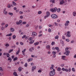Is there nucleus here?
<instances>
[{
    "label": "nucleus",
    "instance_id": "9",
    "mask_svg": "<svg viewBox=\"0 0 76 76\" xmlns=\"http://www.w3.org/2000/svg\"><path fill=\"white\" fill-rule=\"evenodd\" d=\"M46 48L48 50H50V45H47L46 47Z\"/></svg>",
    "mask_w": 76,
    "mask_h": 76
},
{
    "label": "nucleus",
    "instance_id": "45",
    "mask_svg": "<svg viewBox=\"0 0 76 76\" xmlns=\"http://www.w3.org/2000/svg\"><path fill=\"white\" fill-rule=\"evenodd\" d=\"M25 67H27L28 66V64L27 63H26L24 65Z\"/></svg>",
    "mask_w": 76,
    "mask_h": 76
},
{
    "label": "nucleus",
    "instance_id": "21",
    "mask_svg": "<svg viewBox=\"0 0 76 76\" xmlns=\"http://www.w3.org/2000/svg\"><path fill=\"white\" fill-rule=\"evenodd\" d=\"M73 15L74 16H76V12H73Z\"/></svg>",
    "mask_w": 76,
    "mask_h": 76
},
{
    "label": "nucleus",
    "instance_id": "41",
    "mask_svg": "<svg viewBox=\"0 0 76 76\" xmlns=\"http://www.w3.org/2000/svg\"><path fill=\"white\" fill-rule=\"evenodd\" d=\"M48 32H51V29H50V28H49L48 29Z\"/></svg>",
    "mask_w": 76,
    "mask_h": 76
},
{
    "label": "nucleus",
    "instance_id": "51",
    "mask_svg": "<svg viewBox=\"0 0 76 76\" xmlns=\"http://www.w3.org/2000/svg\"><path fill=\"white\" fill-rule=\"evenodd\" d=\"M6 47H9V43L7 44L6 45Z\"/></svg>",
    "mask_w": 76,
    "mask_h": 76
},
{
    "label": "nucleus",
    "instance_id": "26",
    "mask_svg": "<svg viewBox=\"0 0 76 76\" xmlns=\"http://www.w3.org/2000/svg\"><path fill=\"white\" fill-rule=\"evenodd\" d=\"M50 1L51 3H52L53 4L54 3V0H50Z\"/></svg>",
    "mask_w": 76,
    "mask_h": 76
},
{
    "label": "nucleus",
    "instance_id": "15",
    "mask_svg": "<svg viewBox=\"0 0 76 76\" xmlns=\"http://www.w3.org/2000/svg\"><path fill=\"white\" fill-rule=\"evenodd\" d=\"M66 37H70L71 35H70V34H67L66 35Z\"/></svg>",
    "mask_w": 76,
    "mask_h": 76
},
{
    "label": "nucleus",
    "instance_id": "37",
    "mask_svg": "<svg viewBox=\"0 0 76 76\" xmlns=\"http://www.w3.org/2000/svg\"><path fill=\"white\" fill-rule=\"evenodd\" d=\"M52 54H53L54 55H56V52H55V51H53L52 52Z\"/></svg>",
    "mask_w": 76,
    "mask_h": 76
},
{
    "label": "nucleus",
    "instance_id": "62",
    "mask_svg": "<svg viewBox=\"0 0 76 76\" xmlns=\"http://www.w3.org/2000/svg\"><path fill=\"white\" fill-rule=\"evenodd\" d=\"M66 69H64V68H63L62 69V70L63 71H65V70Z\"/></svg>",
    "mask_w": 76,
    "mask_h": 76
},
{
    "label": "nucleus",
    "instance_id": "63",
    "mask_svg": "<svg viewBox=\"0 0 76 76\" xmlns=\"http://www.w3.org/2000/svg\"><path fill=\"white\" fill-rule=\"evenodd\" d=\"M19 13L20 14H23V12L22 11H20Z\"/></svg>",
    "mask_w": 76,
    "mask_h": 76
},
{
    "label": "nucleus",
    "instance_id": "38",
    "mask_svg": "<svg viewBox=\"0 0 76 76\" xmlns=\"http://www.w3.org/2000/svg\"><path fill=\"white\" fill-rule=\"evenodd\" d=\"M55 44V42H52L51 44V45H54Z\"/></svg>",
    "mask_w": 76,
    "mask_h": 76
},
{
    "label": "nucleus",
    "instance_id": "2",
    "mask_svg": "<svg viewBox=\"0 0 76 76\" xmlns=\"http://www.w3.org/2000/svg\"><path fill=\"white\" fill-rule=\"evenodd\" d=\"M51 17L53 19H57L58 16L56 14H53L51 15Z\"/></svg>",
    "mask_w": 76,
    "mask_h": 76
},
{
    "label": "nucleus",
    "instance_id": "6",
    "mask_svg": "<svg viewBox=\"0 0 76 76\" xmlns=\"http://www.w3.org/2000/svg\"><path fill=\"white\" fill-rule=\"evenodd\" d=\"M36 69V66H33L31 68L32 72H34V70H35Z\"/></svg>",
    "mask_w": 76,
    "mask_h": 76
},
{
    "label": "nucleus",
    "instance_id": "39",
    "mask_svg": "<svg viewBox=\"0 0 76 76\" xmlns=\"http://www.w3.org/2000/svg\"><path fill=\"white\" fill-rule=\"evenodd\" d=\"M18 22V23H19V24H20L22 22V20H20Z\"/></svg>",
    "mask_w": 76,
    "mask_h": 76
},
{
    "label": "nucleus",
    "instance_id": "10",
    "mask_svg": "<svg viewBox=\"0 0 76 76\" xmlns=\"http://www.w3.org/2000/svg\"><path fill=\"white\" fill-rule=\"evenodd\" d=\"M32 34L33 35H34V36H36V35H37V33L34 31L32 32Z\"/></svg>",
    "mask_w": 76,
    "mask_h": 76
},
{
    "label": "nucleus",
    "instance_id": "47",
    "mask_svg": "<svg viewBox=\"0 0 76 76\" xmlns=\"http://www.w3.org/2000/svg\"><path fill=\"white\" fill-rule=\"evenodd\" d=\"M69 50V48L68 47H66L65 49V51H67Z\"/></svg>",
    "mask_w": 76,
    "mask_h": 76
},
{
    "label": "nucleus",
    "instance_id": "3",
    "mask_svg": "<svg viewBox=\"0 0 76 76\" xmlns=\"http://www.w3.org/2000/svg\"><path fill=\"white\" fill-rule=\"evenodd\" d=\"M56 73L55 72H53V71H51L50 73V76H53L54 75H55V74Z\"/></svg>",
    "mask_w": 76,
    "mask_h": 76
},
{
    "label": "nucleus",
    "instance_id": "60",
    "mask_svg": "<svg viewBox=\"0 0 76 76\" xmlns=\"http://www.w3.org/2000/svg\"><path fill=\"white\" fill-rule=\"evenodd\" d=\"M64 66V64H62L61 65V67H63Z\"/></svg>",
    "mask_w": 76,
    "mask_h": 76
},
{
    "label": "nucleus",
    "instance_id": "44",
    "mask_svg": "<svg viewBox=\"0 0 76 76\" xmlns=\"http://www.w3.org/2000/svg\"><path fill=\"white\" fill-rule=\"evenodd\" d=\"M0 71H1V72H3V70L1 67H0Z\"/></svg>",
    "mask_w": 76,
    "mask_h": 76
},
{
    "label": "nucleus",
    "instance_id": "31",
    "mask_svg": "<svg viewBox=\"0 0 76 76\" xmlns=\"http://www.w3.org/2000/svg\"><path fill=\"white\" fill-rule=\"evenodd\" d=\"M7 57H10V54H9V53H7Z\"/></svg>",
    "mask_w": 76,
    "mask_h": 76
},
{
    "label": "nucleus",
    "instance_id": "52",
    "mask_svg": "<svg viewBox=\"0 0 76 76\" xmlns=\"http://www.w3.org/2000/svg\"><path fill=\"white\" fill-rule=\"evenodd\" d=\"M55 49L56 50H58L59 49V48L58 47H55Z\"/></svg>",
    "mask_w": 76,
    "mask_h": 76
},
{
    "label": "nucleus",
    "instance_id": "17",
    "mask_svg": "<svg viewBox=\"0 0 76 76\" xmlns=\"http://www.w3.org/2000/svg\"><path fill=\"white\" fill-rule=\"evenodd\" d=\"M13 74L15 76H18V75H17V73H16V72H14L13 73Z\"/></svg>",
    "mask_w": 76,
    "mask_h": 76
},
{
    "label": "nucleus",
    "instance_id": "43",
    "mask_svg": "<svg viewBox=\"0 0 76 76\" xmlns=\"http://www.w3.org/2000/svg\"><path fill=\"white\" fill-rule=\"evenodd\" d=\"M72 70L74 72H75V69L74 68H73L72 69Z\"/></svg>",
    "mask_w": 76,
    "mask_h": 76
},
{
    "label": "nucleus",
    "instance_id": "59",
    "mask_svg": "<svg viewBox=\"0 0 76 76\" xmlns=\"http://www.w3.org/2000/svg\"><path fill=\"white\" fill-rule=\"evenodd\" d=\"M29 24H27L26 25V27H29Z\"/></svg>",
    "mask_w": 76,
    "mask_h": 76
},
{
    "label": "nucleus",
    "instance_id": "13",
    "mask_svg": "<svg viewBox=\"0 0 76 76\" xmlns=\"http://www.w3.org/2000/svg\"><path fill=\"white\" fill-rule=\"evenodd\" d=\"M12 34L10 33L9 34H7L6 35V37H10V36H12Z\"/></svg>",
    "mask_w": 76,
    "mask_h": 76
},
{
    "label": "nucleus",
    "instance_id": "64",
    "mask_svg": "<svg viewBox=\"0 0 76 76\" xmlns=\"http://www.w3.org/2000/svg\"><path fill=\"white\" fill-rule=\"evenodd\" d=\"M20 19H23V17L22 16H20Z\"/></svg>",
    "mask_w": 76,
    "mask_h": 76
},
{
    "label": "nucleus",
    "instance_id": "35",
    "mask_svg": "<svg viewBox=\"0 0 76 76\" xmlns=\"http://www.w3.org/2000/svg\"><path fill=\"white\" fill-rule=\"evenodd\" d=\"M55 39H58V36L57 35L55 37Z\"/></svg>",
    "mask_w": 76,
    "mask_h": 76
},
{
    "label": "nucleus",
    "instance_id": "5",
    "mask_svg": "<svg viewBox=\"0 0 76 76\" xmlns=\"http://www.w3.org/2000/svg\"><path fill=\"white\" fill-rule=\"evenodd\" d=\"M66 54V56H69V54H70V51H69V50H67L64 53V54Z\"/></svg>",
    "mask_w": 76,
    "mask_h": 76
},
{
    "label": "nucleus",
    "instance_id": "22",
    "mask_svg": "<svg viewBox=\"0 0 76 76\" xmlns=\"http://www.w3.org/2000/svg\"><path fill=\"white\" fill-rule=\"evenodd\" d=\"M13 51V49H10L8 51L9 53H10L11 52H12Z\"/></svg>",
    "mask_w": 76,
    "mask_h": 76
},
{
    "label": "nucleus",
    "instance_id": "48",
    "mask_svg": "<svg viewBox=\"0 0 76 76\" xmlns=\"http://www.w3.org/2000/svg\"><path fill=\"white\" fill-rule=\"evenodd\" d=\"M65 25L66 26H67L69 25V24L66 23L65 24Z\"/></svg>",
    "mask_w": 76,
    "mask_h": 76
},
{
    "label": "nucleus",
    "instance_id": "12",
    "mask_svg": "<svg viewBox=\"0 0 76 76\" xmlns=\"http://www.w3.org/2000/svg\"><path fill=\"white\" fill-rule=\"evenodd\" d=\"M12 59L11 58H10V57H9V58H8V59H7V60L8 61H9V60H10V62H11V61H12Z\"/></svg>",
    "mask_w": 76,
    "mask_h": 76
},
{
    "label": "nucleus",
    "instance_id": "27",
    "mask_svg": "<svg viewBox=\"0 0 76 76\" xmlns=\"http://www.w3.org/2000/svg\"><path fill=\"white\" fill-rule=\"evenodd\" d=\"M66 57L65 56H62V58L63 60H65V58H66Z\"/></svg>",
    "mask_w": 76,
    "mask_h": 76
},
{
    "label": "nucleus",
    "instance_id": "18",
    "mask_svg": "<svg viewBox=\"0 0 76 76\" xmlns=\"http://www.w3.org/2000/svg\"><path fill=\"white\" fill-rule=\"evenodd\" d=\"M61 68L60 67H58L57 69V71L59 72H60L61 71Z\"/></svg>",
    "mask_w": 76,
    "mask_h": 76
},
{
    "label": "nucleus",
    "instance_id": "7",
    "mask_svg": "<svg viewBox=\"0 0 76 76\" xmlns=\"http://www.w3.org/2000/svg\"><path fill=\"white\" fill-rule=\"evenodd\" d=\"M63 3H64V0H62L61 1L60 4V5H61V4H63Z\"/></svg>",
    "mask_w": 76,
    "mask_h": 76
},
{
    "label": "nucleus",
    "instance_id": "24",
    "mask_svg": "<svg viewBox=\"0 0 76 76\" xmlns=\"http://www.w3.org/2000/svg\"><path fill=\"white\" fill-rule=\"evenodd\" d=\"M34 40H33L32 41H31V42H29V44H33L34 42Z\"/></svg>",
    "mask_w": 76,
    "mask_h": 76
},
{
    "label": "nucleus",
    "instance_id": "49",
    "mask_svg": "<svg viewBox=\"0 0 76 76\" xmlns=\"http://www.w3.org/2000/svg\"><path fill=\"white\" fill-rule=\"evenodd\" d=\"M26 22H25V21H24L22 23V24L23 25H24V24H26Z\"/></svg>",
    "mask_w": 76,
    "mask_h": 76
},
{
    "label": "nucleus",
    "instance_id": "23",
    "mask_svg": "<svg viewBox=\"0 0 76 76\" xmlns=\"http://www.w3.org/2000/svg\"><path fill=\"white\" fill-rule=\"evenodd\" d=\"M16 35H13L12 37V38L13 39H15L16 38Z\"/></svg>",
    "mask_w": 76,
    "mask_h": 76
},
{
    "label": "nucleus",
    "instance_id": "57",
    "mask_svg": "<svg viewBox=\"0 0 76 76\" xmlns=\"http://www.w3.org/2000/svg\"><path fill=\"white\" fill-rule=\"evenodd\" d=\"M38 72V73H41V72H42V71L41 70H39Z\"/></svg>",
    "mask_w": 76,
    "mask_h": 76
},
{
    "label": "nucleus",
    "instance_id": "29",
    "mask_svg": "<svg viewBox=\"0 0 76 76\" xmlns=\"http://www.w3.org/2000/svg\"><path fill=\"white\" fill-rule=\"evenodd\" d=\"M4 13L5 15H7V12L6 11H4Z\"/></svg>",
    "mask_w": 76,
    "mask_h": 76
},
{
    "label": "nucleus",
    "instance_id": "58",
    "mask_svg": "<svg viewBox=\"0 0 76 76\" xmlns=\"http://www.w3.org/2000/svg\"><path fill=\"white\" fill-rule=\"evenodd\" d=\"M15 45H14V46H12L11 47V48H15Z\"/></svg>",
    "mask_w": 76,
    "mask_h": 76
},
{
    "label": "nucleus",
    "instance_id": "50",
    "mask_svg": "<svg viewBox=\"0 0 76 76\" xmlns=\"http://www.w3.org/2000/svg\"><path fill=\"white\" fill-rule=\"evenodd\" d=\"M68 70V72H71V68H69Z\"/></svg>",
    "mask_w": 76,
    "mask_h": 76
},
{
    "label": "nucleus",
    "instance_id": "16",
    "mask_svg": "<svg viewBox=\"0 0 76 76\" xmlns=\"http://www.w3.org/2000/svg\"><path fill=\"white\" fill-rule=\"evenodd\" d=\"M18 71L19 72H21L22 71V67H20L18 68Z\"/></svg>",
    "mask_w": 76,
    "mask_h": 76
},
{
    "label": "nucleus",
    "instance_id": "36",
    "mask_svg": "<svg viewBox=\"0 0 76 76\" xmlns=\"http://www.w3.org/2000/svg\"><path fill=\"white\" fill-rule=\"evenodd\" d=\"M38 15H40V14H41V13H42V12L41 11H39L38 12Z\"/></svg>",
    "mask_w": 76,
    "mask_h": 76
},
{
    "label": "nucleus",
    "instance_id": "55",
    "mask_svg": "<svg viewBox=\"0 0 76 76\" xmlns=\"http://www.w3.org/2000/svg\"><path fill=\"white\" fill-rule=\"evenodd\" d=\"M70 23V22L69 21H66V23H68V24H69Z\"/></svg>",
    "mask_w": 76,
    "mask_h": 76
},
{
    "label": "nucleus",
    "instance_id": "8",
    "mask_svg": "<svg viewBox=\"0 0 76 76\" xmlns=\"http://www.w3.org/2000/svg\"><path fill=\"white\" fill-rule=\"evenodd\" d=\"M18 50L16 53V55H18V54L20 52V48H18Z\"/></svg>",
    "mask_w": 76,
    "mask_h": 76
},
{
    "label": "nucleus",
    "instance_id": "1",
    "mask_svg": "<svg viewBox=\"0 0 76 76\" xmlns=\"http://www.w3.org/2000/svg\"><path fill=\"white\" fill-rule=\"evenodd\" d=\"M57 12L58 13L59 12H60L61 10V9L60 8H58L57 9V8L56 7H55L54 8H53L50 9V11L52 12L53 13H54V12H56V11H57Z\"/></svg>",
    "mask_w": 76,
    "mask_h": 76
},
{
    "label": "nucleus",
    "instance_id": "14",
    "mask_svg": "<svg viewBox=\"0 0 76 76\" xmlns=\"http://www.w3.org/2000/svg\"><path fill=\"white\" fill-rule=\"evenodd\" d=\"M39 44V42H37L34 43V45H38Z\"/></svg>",
    "mask_w": 76,
    "mask_h": 76
},
{
    "label": "nucleus",
    "instance_id": "32",
    "mask_svg": "<svg viewBox=\"0 0 76 76\" xmlns=\"http://www.w3.org/2000/svg\"><path fill=\"white\" fill-rule=\"evenodd\" d=\"M8 14H9V15H11V16H13V13H12L9 12V13H8Z\"/></svg>",
    "mask_w": 76,
    "mask_h": 76
},
{
    "label": "nucleus",
    "instance_id": "34",
    "mask_svg": "<svg viewBox=\"0 0 76 76\" xmlns=\"http://www.w3.org/2000/svg\"><path fill=\"white\" fill-rule=\"evenodd\" d=\"M28 40L29 41H32V37H30L28 39Z\"/></svg>",
    "mask_w": 76,
    "mask_h": 76
},
{
    "label": "nucleus",
    "instance_id": "11",
    "mask_svg": "<svg viewBox=\"0 0 76 76\" xmlns=\"http://www.w3.org/2000/svg\"><path fill=\"white\" fill-rule=\"evenodd\" d=\"M32 60H33L32 58H29L27 60V61L28 62H29V61H32Z\"/></svg>",
    "mask_w": 76,
    "mask_h": 76
},
{
    "label": "nucleus",
    "instance_id": "33",
    "mask_svg": "<svg viewBox=\"0 0 76 76\" xmlns=\"http://www.w3.org/2000/svg\"><path fill=\"white\" fill-rule=\"evenodd\" d=\"M55 23V26H58V23H56V22H55L54 23Z\"/></svg>",
    "mask_w": 76,
    "mask_h": 76
},
{
    "label": "nucleus",
    "instance_id": "4",
    "mask_svg": "<svg viewBox=\"0 0 76 76\" xmlns=\"http://www.w3.org/2000/svg\"><path fill=\"white\" fill-rule=\"evenodd\" d=\"M47 15H45V19L47 18H48L49 16H50V12H46Z\"/></svg>",
    "mask_w": 76,
    "mask_h": 76
},
{
    "label": "nucleus",
    "instance_id": "25",
    "mask_svg": "<svg viewBox=\"0 0 76 76\" xmlns=\"http://www.w3.org/2000/svg\"><path fill=\"white\" fill-rule=\"evenodd\" d=\"M60 43L61 44H64V41H63L62 39H61Z\"/></svg>",
    "mask_w": 76,
    "mask_h": 76
},
{
    "label": "nucleus",
    "instance_id": "56",
    "mask_svg": "<svg viewBox=\"0 0 76 76\" xmlns=\"http://www.w3.org/2000/svg\"><path fill=\"white\" fill-rule=\"evenodd\" d=\"M65 71L66 72H68V69H66Z\"/></svg>",
    "mask_w": 76,
    "mask_h": 76
},
{
    "label": "nucleus",
    "instance_id": "42",
    "mask_svg": "<svg viewBox=\"0 0 76 76\" xmlns=\"http://www.w3.org/2000/svg\"><path fill=\"white\" fill-rule=\"evenodd\" d=\"M1 29L2 31H3V30L4 29V27L3 26L1 28Z\"/></svg>",
    "mask_w": 76,
    "mask_h": 76
},
{
    "label": "nucleus",
    "instance_id": "40",
    "mask_svg": "<svg viewBox=\"0 0 76 76\" xmlns=\"http://www.w3.org/2000/svg\"><path fill=\"white\" fill-rule=\"evenodd\" d=\"M26 37V35H24L23 37H22V39H23V38H25Z\"/></svg>",
    "mask_w": 76,
    "mask_h": 76
},
{
    "label": "nucleus",
    "instance_id": "53",
    "mask_svg": "<svg viewBox=\"0 0 76 76\" xmlns=\"http://www.w3.org/2000/svg\"><path fill=\"white\" fill-rule=\"evenodd\" d=\"M67 34H70V31H68L67 32Z\"/></svg>",
    "mask_w": 76,
    "mask_h": 76
},
{
    "label": "nucleus",
    "instance_id": "19",
    "mask_svg": "<svg viewBox=\"0 0 76 76\" xmlns=\"http://www.w3.org/2000/svg\"><path fill=\"white\" fill-rule=\"evenodd\" d=\"M18 60V58L17 57H15L14 58L13 61H16V60Z\"/></svg>",
    "mask_w": 76,
    "mask_h": 76
},
{
    "label": "nucleus",
    "instance_id": "54",
    "mask_svg": "<svg viewBox=\"0 0 76 76\" xmlns=\"http://www.w3.org/2000/svg\"><path fill=\"white\" fill-rule=\"evenodd\" d=\"M62 38L63 39H65V36H62Z\"/></svg>",
    "mask_w": 76,
    "mask_h": 76
},
{
    "label": "nucleus",
    "instance_id": "46",
    "mask_svg": "<svg viewBox=\"0 0 76 76\" xmlns=\"http://www.w3.org/2000/svg\"><path fill=\"white\" fill-rule=\"evenodd\" d=\"M26 51V49H25L23 50L22 51V53H25Z\"/></svg>",
    "mask_w": 76,
    "mask_h": 76
},
{
    "label": "nucleus",
    "instance_id": "61",
    "mask_svg": "<svg viewBox=\"0 0 76 76\" xmlns=\"http://www.w3.org/2000/svg\"><path fill=\"white\" fill-rule=\"evenodd\" d=\"M16 24H17V25H19L20 24H19V22H16Z\"/></svg>",
    "mask_w": 76,
    "mask_h": 76
},
{
    "label": "nucleus",
    "instance_id": "30",
    "mask_svg": "<svg viewBox=\"0 0 76 76\" xmlns=\"http://www.w3.org/2000/svg\"><path fill=\"white\" fill-rule=\"evenodd\" d=\"M12 3L13 4V5H14V6H16V3L14 1L12 2Z\"/></svg>",
    "mask_w": 76,
    "mask_h": 76
},
{
    "label": "nucleus",
    "instance_id": "28",
    "mask_svg": "<svg viewBox=\"0 0 76 76\" xmlns=\"http://www.w3.org/2000/svg\"><path fill=\"white\" fill-rule=\"evenodd\" d=\"M7 6V7H8V8H10V7H11V5L8 4Z\"/></svg>",
    "mask_w": 76,
    "mask_h": 76
},
{
    "label": "nucleus",
    "instance_id": "20",
    "mask_svg": "<svg viewBox=\"0 0 76 76\" xmlns=\"http://www.w3.org/2000/svg\"><path fill=\"white\" fill-rule=\"evenodd\" d=\"M10 31L11 32H13V31H15V29H14V28H10Z\"/></svg>",
    "mask_w": 76,
    "mask_h": 76
}]
</instances>
